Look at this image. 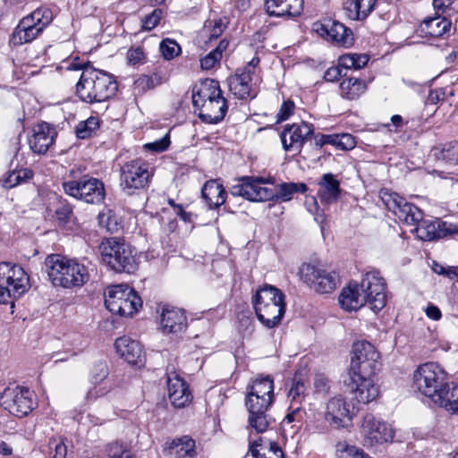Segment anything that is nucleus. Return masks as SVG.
I'll return each mask as SVG.
<instances>
[{"mask_svg":"<svg viewBox=\"0 0 458 458\" xmlns=\"http://www.w3.org/2000/svg\"><path fill=\"white\" fill-rule=\"evenodd\" d=\"M170 143V134L167 132L161 139L145 144L144 148L153 152H163L169 148Z\"/></svg>","mask_w":458,"mask_h":458,"instance_id":"5fc2aeb1","label":"nucleus"},{"mask_svg":"<svg viewBox=\"0 0 458 458\" xmlns=\"http://www.w3.org/2000/svg\"><path fill=\"white\" fill-rule=\"evenodd\" d=\"M274 399V381L269 376L258 377L247 386L245 406L250 429L257 433L267 431L272 422L267 411Z\"/></svg>","mask_w":458,"mask_h":458,"instance_id":"f257e3e1","label":"nucleus"},{"mask_svg":"<svg viewBox=\"0 0 458 458\" xmlns=\"http://www.w3.org/2000/svg\"><path fill=\"white\" fill-rule=\"evenodd\" d=\"M306 386L301 378L294 377L292 387L288 393V398L291 402L301 403L305 398Z\"/></svg>","mask_w":458,"mask_h":458,"instance_id":"8fccbe9b","label":"nucleus"},{"mask_svg":"<svg viewBox=\"0 0 458 458\" xmlns=\"http://www.w3.org/2000/svg\"><path fill=\"white\" fill-rule=\"evenodd\" d=\"M380 198L386 208L400 221L409 225H415L421 220L422 211L397 193L382 190Z\"/></svg>","mask_w":458,"mask_h":458,"instance_id":"4468645a","label":"nucleus"},{"mask_svg":"<svg viewBox=\"0 0 458 458\" xmlns=\"http://www.w3.org/2000/svg\"><path fill=\"white\" fill-rule=\"evenodd\" d=\"M48 10L37 9L31 14L24 17L13 33V42L22 45L34 40L50 22Z\"/></svg>","mask_w":458,"mask_h":458,"instance_id":"ddd939ff","label":"nucleus"},{"mask_svg":"<svg viewBox=\"0 0 458 458\" xmlns=\"http://www.w3.org/2000/svg\"><path fill=\"white\" fill-rule=\"evenodd\" d=\"M99 250L103 261L115 272L132 273L137 268L134 249L123 240L112 237L104 239Z\"/></svg>","mask_w":458,"mask_h":458,"instance_id":"39448f33","label":"nucleus"},{"mask_svg":"<svg viewBox=\"0 0 458 458\" xmlns=\"http://www.w3.org/2000/svg\"><path fill=\"white\" fill-rule=\"evenodd\" d=\"M259 320L267 328L277 326L285 311L284 295L278 288L266 284L252 297Z\"/></svg>","mask_w":458,"mask_h":458,"instance_id":"20e7f679","label":"nucleus"},{"mask_svg":"<svg viewBox=\"0 0 458 458\" xmlns=\"http://www.w3.org/2000/svg\"><path fill=\"white\" fill-rule=\"evenodd\" d=\"M105 304L110 312L123 317H130L138 311L142 301L132 288L121 284L106 288Z\"/></svg>","mask_w":458,"mask_h":458,"instance_id":"6e6552de","label":"nucleus"},{"mask_svg":"<svg viewBox=\"0 0 458 458\" xmlns=\"http://www.w3.org/2000/svg\"><path fill=\"white\" fill-rule=\"evenodd\" d=\"M303 0H266L265 9L269 16L293 18L303 11Z\"/></svg>","mask_w":458,"mask_h":458,"instance_id":"bb28decb","label":"nucleus"},{"mask_svg":"<svg viewBox=\"0 0 458 458\" xmlns=\"http://www.w3.org/2000/svg\"><path fill=\"white\" fill-rule=\"evenodd\" d=\"M290 409L291 411L287 413L282 421L283 428L285 429L288 425L293 423V428L299 429L304 422L306 412L301 407H293V404H291Z\"/></svg>","mask_w":458,"mask_h":458,"instance_id":"c03bdc74","label":"nucleus"},{"mask_svg":"<svg viewBox=\"0 0 458 458\" xmlns=\"http://www.w3.org/2000/svg\"><path fill=\"white\" fill-rule=\"evenodd\" d=\"M353 356L350 366V376L375 377L379 370V353L370 343L357 342L352 348Z\"/></svg>","mask_w":458,"mask_h":458,"instance_id":"9d476101","label":"nucleus"},{"mask_svg":"<svg viewBox=\"0 0 458 458\" xmlns=\"http://www.w3.org/2000/svg\"><path fill=\"white\" fill-rule=\"evenodd\" d=\"M56 131L47 123L36 125L33 129V134L29 139V144L31 150L37 154H44L53 144Z\"/></svg>","mask_w":458,"mask_h":458,"instance_id":"cd10ccee","label":"nucleus"},{"mask_svg":"<svg viewBox=\"0 0 458 458\" xmlns=\"http://www.w3.org/2000/svg\"><path fill=\"white\" fill-rule=\"evenodd\" d=\"M1 405L11 414L21 418L33 410V394L24 387L7 388L1 395Z\"/></svg>","mask_w":458,"mask_h":458,"instance_id":"f3484780","label":"nucleus"},{"mask_svg":"<svg viewBox=\"0 0 458 458\" xmlns=\"http://www.w3.org/2000/svg\"><path fill=\"white\" fill-rule=\"evenodd\" d=\"M144 59L145 54L140 47L131 48L127 52V60L131 65L141 64Z\"/></svg>","mask_w":458,"mask_h":458,"instance_id":"680f3d73","label":"nucleus"},{"mask_svg":"<svg viewBox=\"0 0 458 458\" xmlns=\"http://www.w3.org/2000/svg\"><path fill=\"white\" fill-rule=\"evenodd\" d=\"M369 55L366 54L350 53L339 57V65L345 71L350 69L359 70L363 68L369 62Z\"/></svg>","mask_w":458,"mask_h":458,"instance_id":"79ce46f5","label":"nucleus"},{"mask_svg":"<svg viewBox=\"0 0 458 458\" xmlns=\"http://www.w3.org/2000/svg\"><path fill=\"white\" fill-rule=\"evenodd\" d=\"M294 108L295 105L292 100L284 101L277 113V122L287 120L293 114Z\"/></svg>","mask_w":458,"mask_h":458,"instance_id":"052dcab7","label":"nucleus"},{"mask_svg":"<svg viewBox=\"0 0 458 458\" xmlns=\"http://www.w3.org/2000/svg\"><path fill=\"white\" fill-rule=\"evenodd\" d=\"M259 458H284V453L276 444L271 443L267 454H263Z\"/></svg>","mask_w":458,"mask_h":458,"instance_id":"774afa93","label":"nucleus"},{"mask_svg":"<svg viewBox=\"0 0 458 458\" xmlns=\"http://www.w3.org/2000/svg\"><path fill=\"white\" fill-rule=\"evenodd\" d=\"M338 300L341 307L347 311L358 310L367 304L360 284L356 283H350L343 288Z\"/></svg>","mask_w":458,"mask_h":458,"instance_id":"7c9ffc66","label":"nucleus"},{"mask_svg":"<svg viewBox=\"0 0 458 458\" xmlns=\"http://www.w3.org/2000/svg\"><path fill=\"white\" fill-rule=\"evenodd\" d=\"M199 110V118L208 123H217L225 117L227 111V104L222 96L202 103L196 108Z\"/></svg>","mask_w":458,"mask_h":458,"instance_id":"c85d7f7f","label":"nucleus"},{"mask_svg":"<svg viewBox=\"0 0 458 458\" xmlns=\"http://www.w3.org/2000/svg\"><path fill=\"white\" fill-rule=\"evenodd\" d=\"M30 287L24 269L10 262L0 263V303L21 297Z\"/></svg>","mask_w":458,"mask_h":458,"instance_id":"0eeeda50","label":"nucleus"},{"mask_svg":"<svg viewBox=\"0 0 458 458\" xmlns=\"http://www.w3.org/2000/svg\"><path fill=\"white\" fill-rule=\"evenodd\" d=\"M45 264L49 280L55 286L81 287L89 279L87 266L77 259L51 254L47 257Z\"/></svg>","mask_w":458,"mask_h":458,"instance_id":"7ed1b4c3","label":"nucleus"},{"mask_svg":"<svg viewBox=\"0 0 458 458\" xmlns=\"http://www.w3.org/2000/svg\"><path fill=\"white\" fill-rule=\"evenodd\" d=\"M201 193L203 199L211 208H218L225 201L226 192L223 185L215 180L207 182L202 188Z\"/></svg>","mask_w":458,"mask_h":458,"instance_id":"e433bc0d","label":"nucleus"},{"mask_svg":"<svg viewBox=\"0 0 458 458\" xmlns=\"http://www.w3.org/2000/svg\"><path fill=\"white\" fill-rule=\"evenodd\" d=\"M108 374L109 369L105 361H98L90 369L89 381L94 385L99 384L107 377Z\"/></svg>","mask_w":458,"mask_h":458,"instance_id":"09e8293b","label":"nucleus"},{"mask_svg":"<svg viewBox=\"0 0 458 458\" xmlns=\"http://www.w3.org/2000/svg\"><path fill=\"white\" fill-rule=\"evenodd\" d=\"M313 130V125L306 122L286 125L280 134L284 149L300 152L304 142L312 135Z\"/></svg>","mask_w":458,"mask_h":458,"instance_id":"412c9836","label":"nucleus"},{"mask_svg":"<svg viewBox=\"0 0 458 458\" xmlns=\"http://www.w3.org/2000/svg\"><path fill=\"white\" fill-rule=\"evenodd\" d=\"M386 282L377 270L367 272L360 283V289L366 298L367 305L375 312L381 310L386 304Z\"/></svg>","mask_w":458,"mask_h":458,"instance_id":"2eb2a0df","label":"nucleus"},{"mask_svg":"<svg viewBox=\"0 0 458 458\" xmlns=\"http://www.w3.org/2000/svg\"><path fill=\"white\" fill-rule=\"evenodd\" d=\"M314 394L324 397L330 390L329 380L322 374H318L314 377Z\"/></svg>","mask_w":458,"mask_h":458,"instance_id":"3c124183","label":"nucleus"},{"mask_svg":"<svg viewBox=\"0 0 458 458\" xmlns=\"http://www.w3.org/2000/svg\"><path fill=\"white\" fill-rule=\"evenodd\" d=\"M435 10L447 16H452L458 13V0H433Z\"/></svg>","mask_w":458,"mask_h":458,"instance_id":"de8ad7c7","label":"nucleus"},{"mask_svg":"<svg viewBox=\"0 0 458 458\" xmlns=\"http://www.w3.org/2000/svg\"><path fill=\"white\" fill-rule=\"evenodd\" d=\"M313 30L323 38L338 46L348 47L353 43L351 30L338 21L327 19L322 22H316L313 24Z\"/></svg>","mask_w":458,"mask_h":458,"instance_id":"6ab92c4d","label":"nucleus"},{"mask_svg":"<svg viewBox=\"0 0 458 458\" xmlns=\"http://www.w3.org/2000/svg\"><path fill=\"white\" fill-rule=\"evenodd\" d=\"M308 187L303 182H284L277 185V191H275V199L281 201H289L296 192L304 193Z\"/></svg>","mask_w":458,"mask_h":458,"instance_id":"a19ab883","label":"nucleus"},{"mask_svg":"<svg viewBox=\"0 0 458 458\" xmlns=\"http://www.w3.org/2000/svg\"><path fill=\"white\" fill-rule=\"evenodd\" d=\"M301 279L319 293L333 292L340 283L335 271H327L321 266L303 263L299 269Z\"/></svg>","mask_w":458,"mask_h":458,"instance_id":"9b49d317","label":"nucleus"},{"mask_svg":"<svg viewBox=\"0 0 458 458\" xmlns=\"http://www.w3.org/2000/svg\"><path fill=\"white\" fill-rule=\"evenodd\" d=\"M114 347L117 353L128 363L137 365L143 361L144 353L139 342L123 336L116 339Z\"/></svg>","mask_w":458,"mask_h":458,"instance_id":"c756f323","label":"nucleus"},{"mask_svg":"<svg viewBox=\"0 0 458 458\" xmlns=\"http://www.w3.org/2000/svg\"><path fill=\"white\" fill-rule=\"evenodd\" d=\"M306 207L308 211L314 215V218L318 223L322 224L325 221L324 214L319 212L317 199L314 197L306 199Z\"/></svg>","mask_w":458,"mask_h":458,"instance_id":"bf43d9fd","label":"nucleus"},{"mask_svg":"<svg viewBox=\"0 0 458 458\" xmlns=\"http://www.w3.org/2000/svg\"><path fill=\"white\" fill-rule=\"evenodd\" d=\"M366 89V82L358 78H346L340 83L341 96L349 100L359 98Z\"/></svg>","mask_w":458,"mask_h":458,"instance_id":"4c0bfd02","label":"nucleus"},{"mask_svg":"<svg viewBox=\"0 0 458 458\" xmlns=\"http://www.w3.org/2000/svg\"><path fill=\"white\" fill-rule=\"evenodd\" d=\"M169 458H194L195 441L187 437L174 439L167 448Z\"/></svg>","mask_w":458,"mask_h":458,"instance_id":"f704fd0d","label":"nucleus"},{"mask_svg":"<svg viewBox=\"0 0 458 458\" xmlns=\"http://www.w3.org/2000/svg\"><path fill=\"white\" fill-rule=\"evenodd\" d=\"M451 29V21L446 17L437 14L435 17L426 18L420 26L421 33L427 37L440 38L448 33Z\"/></svg>","mask_w":458,"mask_h":458,"instance_id":"72a5a7b5","label":"nucleus"},{"mask_svg":"<svg viewBox=\"0 0 458 458\" xmlns=\"http://www.w3.org/2000/svg\"><path fill=\"white\" fill-rule=\"evenodd\" d=\"M219 83L216 80L207 79L196 86L192 91V104L195 108L208 100L222 96Z\"/></svg>","mask_w":458,"mask_h":458,"instance_id":"473e14b6","label":"nucleus"},{"mask_svg":"<svg viewBox=\"0 0 458 458\" xmlns=\"http://www.w3.org/2000/svg\"><path fill=\"white\" fill-rule=\"evenodd\" d=\"M221 60L219 55V51L212 50L207 55L200 59V67L203 70L212 69Z\"/></svg>","mask_w":458,"mask_h":458,"instance_id":"13d9d810","label":"nucleus"},{"mask_svg":"<svg viewBox=\"0 0 458 458\" xmlns=\"http://www.w3.org/2000/svg\"><path fill=\"white\" fill-rule=\"evenodd\" d=\"M72 214V207L66 202H60L59 207L55 209V215L56 219L62 223L66 224Z\"/></svg>","mask_w":458,"mask_h":458,"instance_id":"4d7b16f0","label":"nucleus"},{"mask_svg":"<svg viewBox=\"0 0 458 458\" xmlns=\"http://www.w3.org/2000/svg\"><path fill=\"white\" fill-rule=\"evenodd\" d=\"M168 398L175 408H183L191 403V393L186 382L175 372L167 374Z\"/></svg>","mask_w":458,"mask_h":458,"instance_id":"393cba45","label":"nucleus"},{"mask_svg":"<svg viewBox=\"0 0 458 458\" xmlns=\"http://www.w3.org/2000/svg\"><path fill=\"white\" fill-rule=\"evenodd\" d=\"M415 225L416 234L422 241L431 242L458 233L456 225L439 219L428 220L423 219L422 216L421 220Z\"/></svg>","mask_w":458,"mask_h":458,"instance_id":"aec40b11","label":"nucleus"},{"mask_svg":"<svg viewBox=\"0 0 458 458\" xmlns=\"http://www.w3.org/2000/svg\"><path fill=\"white\" fill-rule=\"evenodd\" d=\"M429 156L440 162L456 165L458 164V141L453 140L433 147Z\"/></svg>","mask_w":458,"mask_h":458,"instance_id":"c9c22d12","label":"nucleus"},{"mask_svg":"<svg viewBox=\"0 0 458 458\" xmlns=\"http://www.w3.org/2000/svg\"><path fill=\"white\" fill-rule=\"evenodd\" d=\"M447 384L446 373L434 362L419 366L413 373L414 389L429 398L434 403L440 401V396L447 387Z\"/></svg>","mask_w":458,"mask_h":458,"instance_id":"423d86ee","label":"nucleus"},{"mask_svg":"<svg viewBox=\"0 0 458 458\" xmlns=\"http://www.w3.org/2000/svg\"><path fill=\"white\" fill-rule=\"evenodd\" d=\"M341 193L340 182L336 177L327 173L322 175L318 182V197L325 204L336 202Z\"/></svg>","mask_w":458,"mask_h":458,"instance_id":"2f4dec72","label":"nucleus"},{"mask_svg":"<svg viewBox=\"0 0 458 458\" xmlns=\"http://www.w3.org/2000/svg\"><path fill=\"white\" fill-rule=\"evenodd\" d=\"M162 16V11L160 9H155L151 13L146 15L142 19V29L144 30H151L159 23Z\"/></svg>","mask_w":458,"mask_h":458,"instance_id":"6e6d98bb","label":"nucleus"},{"mask_svg":"<svg viewBox=\"0 0 458 458\" xmlns=\"http://www.w3.org/2000/svg\"><path fill=\"white\" fill-rule=\"evenodd\" d=\"M50 448H55V454L54 458H65L67 454V447L66 445L62 442H57L55 440H53L49 443Z\"/></svg>","mask_w":458,"mask_h":458,"instance_id":"338daca9","label":"nucleus"},{"mask_svg":"<svg viewBox=\"0 0 458 458\" xmlns=\"http://www.w3.org/2000/svg\"><path fill=\"white\" fill-rule=\"evenodd\" d=\"M227 23L228 21L225 18L209 20L206 22L202 34L204 37L208 38V40L217 38L227 27Z\"/></svg>","mask_w":458,"mask_h":458,"instance_id":"37998d69","label":"nucleus"},{"mask_svg":"<svg viewBox=\"0 0 458 458\" xmlns=\"http://www.w3.org/2000/svg\"><path fill=\"white\" fill-rule=\"evenodd\" d=\"M443 392L440 401H437L436 404L451 413L458 414V385L450 386L447 384V387Z\"/></svg>","mask_w":458,"mask_h":458,"instance_id":"ea45409f","label":"nucleus"},{"mask_svg":"<svg viewBox=\"0 0 458 458\" xmlns=\"http://www.w3.org/2000/svg\"><path fill=\"white\" fill-rule=\"evenodd\" d=\"M99 119L90 116L86 121L79 123L76 127V135L80 139L89 138L99 128Z\"/></svg>","mask_w":458,"mask_h":458,"instance_id":"a18cd8bd","label":"nucleus"},{"mask_svg":"<svg viewBox=\"0 0 458 458\" xmlns=\"http://www.w3.org/2000/svg\"><path fill=\"white\" fill-rule=\"evenodd\" d=\"M325 420L335 428L344 427L345 421L351 420L350 410L344 398L335 396L327 402Z\"/></svg>","mask_w":458,"mask_h":458,"instance_id":"a878e982","label":"nucleus"},{"mask_svg":"<svg viewBox=\"0 0 458 458\" xmlns=\"http://www.w3.org/2000/svg\"><path fill=\"white\" fill-rule=\"evenodd\" d=\"M188 326L187 317L182 310L164 306L159 316V327L164 335H178Z\"/></svg>","mask_w":458,"mask_h":458,"instance_id":"5701e85b","label":"nucleus"},{"mask_svg":"<svg viewBox=\"0 0 458 458\" xmlns=\"http://www.w3.org/2000/svg\"><path fill=\"white\" fill-rule=\"evenodd\" d=\"M106 452L109 458H134L128 450L117 442L109 444Z\"/></svg>","mask_w":458,"mask_h":458,"instance_id":"864d4df0","label":"nucleus"},{"mask_svg":"<svg viewBox=\"0 0 458 458\" xmlns=\"http://www.w3.org/2000/svg\"><path fill=\"white\" fill-rule=\"evenodd\" d=\"M358 448L353 445H349L345 442H339L335 445V451L338 458L351 457Z\"/></svg>","mask_w":458,"mask_h":458,"instance_id":"e2e57ef3","label":"nucleus"},{"mask_svg":"<svg viewBox=\"0 0 458 458\" xmlns=\"http://www.w3.org/2000/svg\"><path fill=\"white\" fill-rule=\"evenodd\" d=\"M356 141L355 138L349 134V133H344L341 135H338V143L337 147H339L342 149H352L355 147Z\"/></svg>","mask_w":458,"mask_h":458,"instance_id":"69168bd1","label":"nucleus"},{"mask_svg":"<svg viewBox=\"0 0 458 458\" xmlns=\"http://www.w3.org/2000/svg\"><path fill=\"white\" fill-rule=\"evenodd\" d=\"M70 70L81 69L76 84V95L85 103H100L109 99L116 91L117 85L113 76L104 71L90 66L78 67L71 64Z\"/></svg>","mask_w":458,"mask_h":458,"instance_id":"f03ea898","label":"nucleus"},{"mask_svg":"<svg viewBox=\"0 0 458 458\" xmlns=\"http://www.w3.org/2000/svg\"><path fill=\"white\" fill-rule=\"evenodd\" d=\"M344 70V68L341 67L339 64L337 66L330 67L326 71V72L324 74V79L327 81L333 82V81L338 80L340 77L346 76V72L344 73H343Z\"/></svg>","mask_w":458,"mask_h":458,"instance_id":"0e129e2a","label":"nucleus"},{"mask_svg":"<svg viewBox=\"0 0 458 458\" xmlns=\"http://www.w3.org/2000/svg\"><path fill=\"white\" fill-rule=\"evenodd\" d=\"M136 87L142 90H148L160 84V77L157 74L142 75L135 81Z\"/></svg>","mask_w":458,"mask_h":458,"instance_id":"603ef678","label":"nucleus"},{"mask_svg":"<svg viewBox=\"0 0 458 458\" xmlns=\"http://www.w3.org/2000/svg\"><path fill=\"white\" fill-rule=\"evenodd\" d=\"M350 378L352 399L357 403L368 404L379 396L380 389L375 381V377L350 376Z\"/></svg>","mask_w":458,"mask_h":458,"instance_id":"4be33fe9","label":"nucleus"},{"mask_svg":"<svg viewBox=\"0 0 458 458\" xmlns=\"http://www.w3.org/2000/svg\"><path fill=\"white\" fill-rule=\"evenodd\" d=\"M66 194L89 204L101 203L106 196L104 183L93 177L83 176L63 183Z\"/></svg>","mask_w":458,"mask_h":458,"instance_id":"f8f14e48","label":"nucleus"},{"mask_svg":"<svg viewBox=\"0 0 458 458\" xmlns=\"http://www.w3.org/2000/svg\"><path fill=\"white\" fill-rule=\"evenodd\" d=\"M376 0H352L347 3L346 10L352 20L362 21L374 9Z\"/></svg>","mask_w":458,"mask_h":458,"instance_id":"58836bf2","label":"nucleus"},{"mask_svg":"<svg viewBox=\"0 0 458 458\" xmlns=\"http://www.w3.org/2000/svg\"><path fill=\"white\" fill-rule=\"evenodd\" d=\"M265 183L266 180L262 177H242L238 184L231 188V193L255 202L274 199V190L266 187Z\"/></svg>","mask_w":458,"mask_h":458,"instance_id":"dca6fc26","label":"nucleus"},{"mask_svg":"<svg viewBox=\"0 0 458 458\" xmlns=\"http://www.w3.org/2000/svg\"><path fill=\"white\" fill-rule=\"evenodd\" d=\"M153 173L149 165L142 159L124 163L120 169V186L128 195L148 186Z\"/></svg>","mask_w":458,"mask_h":458,"instance_id":"1a4fd4ad","label":"nucleus"},{"mask_svg":"<svg viewBox=\"0 0 458 458\" xmlns=\"http://www.w3.org/2000/svg\"><path fill=\"white\" fill-rule=\"evenodd\" d=\"M361 433L369 445L386 443L394 438V430L391 426L371 413L364 416Z\"/></svg>","mask_w":458,"mask_h":458,"instance_id":"a211bd4d","label":"nucleus"},{"mask_svg":"<svg viewBox=\"0 0 458 458\" xmlns=\"http://www.w3.org/2000/svg\"><path fill=\"white\" fill-rule=\"evenodd\" d=\"M159 49L165 60H172L181 53V47L175 40L170 38L163 39Z\"/></svg>","mask_w":458,"mask_h":458,"instance_id":"49530a36","label":"nucleus"},{"mask_svg":"<svg viewBox=\"0 0 458 458\" xmlns=\"http://www.w3.org/2000/svg\"><path fill=\"white\" fill-rule=\"evenodd\" d=\"M259 77H253L249 72L237 70L236 73L229 79L230 91L240 99L253 98L257 96V83Z\"/></svg>","mask_w":458,"mask_h":458,"instance_id":"b1692460","label":"nucleus"}]
</instances>
